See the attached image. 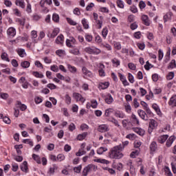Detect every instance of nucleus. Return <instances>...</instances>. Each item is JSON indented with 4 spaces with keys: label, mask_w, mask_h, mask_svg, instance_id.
<instances>
[{
    "label": "nucleus",
    "mask_w": 176,
    "mask_h": 176,
    "mask_svg": "<svg viewBox=\"0 0 176 176\" xmlns=\"http://www.w3.org/2000/svg\"><path fill=\"white\" fill-rule=\"evenodd\" d=\"M122 151H123V146H122V144L116 146L111 148L109 153V156L111 159H122V157H123Z\"/></svg>",
    "instance_id": "nucleus-1"
},
{
    "label": "nucleus",
    "mask_w": 176,
    "mask_h": 176,
    "mask_svg": "<svg viewBox=\"0 0 176 176\" xmlns=\"http://www.w3.org/2000/svg\"><path fill=\"white\" fill-rule=\"evenodd\" d=\"M85 52L88 54H100L101 50L96 47H88L85 48Z\"/></svg>",
    "instance_id": "nucleus-2"
},
{
    "label": "nucleus",
    "mask_w": 176,
    "mask_h": 176,
    "mask_svg": "<svg viewBox=\"0 0 176 176\" xmlns=\"http://www.w3.org/2000/svg\"><path fill=\"white\" fill-rule=\"evenodd\" d=\"M92 170H97V166H96L94 164H89L83 169L82 175L87 176L89 173H90V171Z\"/></svg>",
    "instance_id": "nucleus-3"
},
{
    "label": "nucleus",
    "mask_w": 176,
    "mask_h": 176,
    "mask_svg": "<svg viewBox=\"0 0 176 176\" xmlns=\"http://www.w3.org/2000/svg\"><path fill=\"white\" fill-rule=\"evenodd\" d=\"M157 127V122L156 120L151 119L149 122V126H148V133L151 134L153 130H155Z\"/></svg>",
    "instance_id": "nucleus-4"
},
{
    "label": "nucleus",
    "mask_w": 176,
    "mask_h": 176,
    "mask_svg": "<svg viewBox=\"0 0 176 176\" xmlns=\"http://www.w3.org/2000/svg\"><path fill=\"white\" fill-rule=\"evenodd\" d=\"M73 98H75L77 102L80 101V102L83 103L85 101H86V99L82 96V94L77 92L73 93Z\"/></svg>",
    "instance_id": "nucleus-5"
},
{
    "label": "nucleus",
    "mask_w": 176,
    "mask_h": 176,
    "mask_svg": "<svg viewBox=\"0 0 176 176\" xmlns=\"http://www.w3.org/2000/svg\"><path fill=\"white\" fill-rule=\"evenodd\" d=\"M99 133H107L109 131V126L108 124H100L98 127Z\"/></svg>",
    "instance_id": "nucleus-6"
},
{
    "label": "nucleus",
    "mask_w": 176,
    "mask_h": 176,
    "mask_svg": "<svg viewBox=\"0 0 176 176\" xmlns=\"http://www.w3.org/2000/svg\"><path fill=\"white\" fill-rule=\"evenodd\" d=\"M138 113L141 119H142L143 120H148V119H149V118L148 117V114H146V113L144 110H138Z\"/></svg>",
    "instance_id": "nucleus-7"
},
{
    "label": "nucleus",
    "mask_w": 176,
    "mask_h": 176,
    "mask_svg": "<svg viewBox=\"0 0 176 176\" xmlns=\"http://www.w3.org/2000/svg\"><path fill=\"white\" fill-rule=\"evenodd\" d=\"M82 74L85 75V78H93V73L90 72L87 68L83 67L82 69Z\"/></svg>",
    "instance_id": "nucleus-8"
},
{
    "label": "nucleus",
    "mask_w": 176,
    "mask_h": 176,
    "mask_svg": "<svg viewBox=\"0 0 176 176\" xmlns=\"http://www.w3.org/2000/svg\"><path fill=\"white\" fill-rule=\"evenodd\" d=\"M7 34L10 38H13L16 36V29L14 28H9L7 30Z\"/></svg>",
    "instance_id": "nucleus-9"
},
{
    "label": "nucleus",
    "mask_w": 176,
    "mask_h": 176,
    "mask_svg": "<svg viewBox=\"0 0 176 176\" xmlns=\"http://www.w3.org/2000/svg\"><path fill=\"white\" fill-rule=\"evenodd\" d=\"M142 21L144 25L149 26L151 25V21H149V18L147 15H142Z\"/></svg>",
    "instance_id": "nucleus-10"
},
{
    "label": "nucleus",
    "mask_w": 176,
    "mask_h": 176,
    "mask_svg": "<svg viewBox=\"0 0 176 176\" xmlns=\"http://www.w3.org/2000/svg\"><path fill=\"white\" fill-rule=\"evenodd\" d=\"M175 136H170L168 140L166 141V146L168 147V148H170V146H171V145H173V142H174L175 141Z\"/></svg>",
    "instance_id": "nucleus-11"
},
{
    "label": "nucleus",
    "mask_w": 176,
    "mask_h": 176,
    "mask_svg": "<svg viewBox=\"0 0 176 176\" xmlns=\"http://www.w3.org/2000/svg\"><path fill=\"white\" fill-rule=\"evenodd\" d=\"M108 87H109V82H100L98 86V89H100V90H105V89H108Z\"/></svg>",
    "instance_id": "nucleus-12"
},
{
    "label": "nucleus",
    "mask_w": 176,
    "mask_h": 176,
    "mask_svg": "<svg viewBox=\"0 0 176 176\" xmlns=\"http://www.w3.org/2000/svg\"><path fill=\"white\" fill-rule=\"evenodd\" d=\"M104 68H105V65H104V64L100 63L98 70L100 76H105V71H104Z\"/></svg>",
    "instance_id": "nucleus-13"
},
{
    "label": "nucleus",
    "mask_w": 176,
    "mask_h": 176,
    "mask_svg": "<svg viewBox=\"0 0 176 176\" xmlns=\"http://www.w3.org/2000/svg\"><path fill=\"white\" fill-rule=\"evenodd\" d=\"M21 171L24 173H28V166L26 161H24L21 166H20Z\"/></svg>",
    "instance_id": "nucleus-14"
},
{
    "label": "nucleus",
    "mask_w": 176,
    "mask_h": 176,
    "mask_svg": "<svg viewBox=\"0 0 176 176\" xmlns=\"http://www.w3.org/2000/svg\"><path fill=\"white\" fill-rule=\"evenodd\" d=\"M168 138V135H163L158 138V142L160 144H164L165 141H167V139Z\"/></svg>",
    "instance_id": "nucleus-15"
},
{
    "label": "nucleus",
    "mask_w": 176,
    "mask_h": 176,
    "mask_svg": "<svg viewBox=\"0 0 176 176\" xmlns=\"http://www.w3.org/2000/svg\"><path fill=\"white\" fill-rule=\"evenodd\" d=\"M15 4L16 6H19L22 9H24L25 8V3L24 2V0H16Z\"/></svg>",
    "instance_id": "nucleus-16"
},
{
    "label": "nucleus",
    "mask_w": 176,
    "mask_h": 176,
    "mask_svg": "<svg viewBox=\"0 0 176 176\" xmlns=\"http://www.w3.org/2000/svg\"><path fill=\"white\" fill-rule=\"evenodd\" d=\"M105 102L107 104H112L113 102V98H112L111 94H108L105 97Z\"/></svg>",
    "instance_id": "nucleus-17"
},
{
    "label": "nucleus",
    "mask_w": 176,
    "mask_h": 176,
    "mask_svg": "<svg viewBox=\"0 0 176 176\" xmlns=\"http://www.w3.org/2000/svg\"><path fill=\"white\" fill-rule=\"evenodd\" d=\"M171 17H173V12H168L164 16V23H167L168 20H171Z\"/></svg>",
    "instance_id": "nucleus-18"
},
{
    "label": "nucleus",
    "mask_w": 176,
    "mask_h": 176,
    "mask_svg": "<svg viewBox=\"0 0 176 176\" xmlns=\"http://www.w3.org/2000/svg\"><path fill=\"white\" fill-rule=\"evenodd\" d=\"M16 108H19L21 111H25V109H27V105L22 104L20 101H17Z\"/></svg>",
    "instance_id": "nucleus-19"
},
{
    "label": "nucleus",
    "mask_w": 176,
    "mask_h": 176,
    "mask_svg": "<svg viewBox=\"0 0 176 176\" xmlns=\"http://www.w3.org/2000/svg\"><path fill=\"white\" fill-rule=\"evenodd\" d=\"M1 58L3 61H7V63L10 62V59H9V55H8V54L6 52H2L1 55Z\"/></svg>",
    "instance_id": "nucleus-20"
},
{
    "label": "nucleus",
    "mask_w": 176,
    "mask_h": 176,
    "mask_svg": "<svg viewBox=\"0 0 176 176\" xmlns=\"http://www.w3.org/2000/svg\"><path fill=\"white\" fill-rule=\"evenodd\" d=\"M168 104L170 107H176V96H173L170 98Z\"/></svg>",
    "instance_id": "nucleus-21"
},
{
    "label": "nucleus",
    "mask_w": 176,
    "mask_h": 176,
    "mask_svg": "<svg viewBox=\"0 0 176 176\" xmlns=\"http://www.w3.org/2000/svg\"><path fill=\"white\" fill-rule=\"evenodd\" d=\"M63 42H64V36L63 34L58 36L56 39V43H57L58 45H63Z\"/></svg>",
    "instance_id": "nucleus-22"
},
{
    "label": "nucleus",
    "mask_w": 176,
    "mask_h": 176,
    "mask_svg": "<svg viewBox=\"0 0 176 176\" xmlns=\"http://www.w3.org/2000/svg\"><path fill=\"white\" fill-rule=\"evenodd\" d=\"M67 69L69 71V72H71V74H76L78 69H76V67H75V66H72L69 64L67 65Z\"/></svg>",
    "instance_id": "nucleus-23"
},
{
    "label": "nucleus",
    "mask_w": 176,
    "mask_h": 176,
    "mask_svg": "<svg viewBox=\"0 0 176 176\" xmlns=\"http://www.w3.org/2000/svg\"><path fill=\"white\" fill-rule=\"evenodd\" d=\"M111 63L113 65V67H118L119 65H120V60L116 58H113L111 60Z\"/></svg>",
    "instance_id": "nucleus-24"
},
{
    "label": "nucleus",
    "mask_w": 176,
    "mask_h": 176,
    "mask_svg": "<svg viewBox=\"0 0 176 176\" xmlns=\"http://www.w3.org/2000/svg\"><path fill=\"white\" fill-rule=\"evenodd\" d=\"M60 32V29L58 28H55L52 33L50 34V38H56V36H57V35H58Z\"/></svg>",
    "instance_id": "nucleus-25"
},
{
    "label": "nucleus",
    "mask_w": 176,
    "mask_h": 176,
    "mask_svg": "<svg viewBox=\"0 0 176 176\" xmlns=\"http://www.w3.org/2000/svg\"><path fill=\"white\" fill-rule=\"evenodd\" d=\"M115 116L116 118H119L120 119H124V118H126V115H124L122 111H116L115 113Z\"/></svg>",
    "instance_id": "nucleus-26"
},
{
    "label": "nucleus",
    "mask_w": 176,
    "mask_h": 176,
    "mask_svg": "<svg viewBox=\"0 0 176 176\" xmlns=\"http://www.w3.org/2000/svg\"><path fill=\"white\" fill-rule=\"evenodd\" d=\"M150 149H151V151H152V152H155V151H156V149H157V144H156V142H153L150 144Z\"/></svg>",
    "instance_id": "nucleus-27"
},
{
    "label": "nucleus",
    "mask_w": 176,
    "mask_h": 176,
    "mask_svg": "<svg viewBox=\"0 0 176 176\" xmlns=\"http://www.w3.org/2000/svg\"><path fill=\"white\" fill-rule=\"evenodd\" d=\"M30 62L27 60L21 63V67H22V68H30Z\"/></svg>",
    "instance_id": "nucleus-28"
},
{
    "label": "nucleus",
    "mask_w": 176,
    "mask_h": 176,
    "mask_svg": "<svg viewBox=\"0 0 176 176\" xmlns=\"http://www.w3.org/2000/svg\"><path fill=\"white\" fill-rule=\"evenodd\" d=\"M131 119H132V122H133V123H134V124H140V120L137 118V116L132 114Z\"/></svg>",
    "instance_id": "nucleus-29"
},
{
    "label": "nucleus",
    "mask_w": 176,
    "mask_h": 176,
    "mask_svg": "<svg viewBox=\"0 0 176 176\" xmlns=\"http://www.w3.org/2000/svg\"><path fill=\"white\" fill-rule=\"evenodd\" d=\"M94 162H96V163H102V164H109V161L104 159H97L94 160Z\"/></svg>",
    "instance_id": "nucleus-30"
},
{
    "label": "nucleus",
    "mask_w": 176,
    "mask_h": 176,
    "mask_svg": "<svg viewBox=\"0 0 176 176\" xmlns=\"http://www.w3.org/2000/svg\"><path fill=\"white\" fill-rule=\"evenodd\" d=\"M16 52L20 57H24L25 54V50L24 49L19 48L16 50Z\"/></svg>",
    "instance_id": "nucleus-31"
},
{
    "label": "nucleus",
    "mask_w": 176,
    "mask_h": 176,
    "mask_svg": "<svg viewBox=\"0 0 176 176\" xmlns=\"http://www.w3.org/2000/svg\"><path fill=\"white\" fill-rule=\"evenodd\" d=\"M107 151H108V148H104V147H100L97 150V153H98V155H102L104 153V152H107Z\"/></svg>",
    "instance_id": "nucleus-32"
},
{
    "label": "nucleus",
    "mask_w": 176,
    "mask_h": 176,
    "mask_svg": "<svg viewBox=\"0 0 176 176\" xmlns=\"http://www.w3.org/2000/svg\"><path fill=\"white\" fill-rule=\"evenodd\" d=\"M173 68H176L175 60H172L168 66V69H173Z\"/></svg>",
    "instance_id": "nucleus-33"
},
{
    "label": "nucleus",
    "mask_w": 176,
    "mask_h": 176,
    "mask_svg": "<svg viewBox=\"0 0 176 176\" xmlns=\"http://www.w3.org/2000/svg\"><path fill=\"white\" fill-rule=\"evenodd\" d=\"M87 135V133H83L82 134H79L77 136V140H78V141H82V140H85V138H86Z\"/></svg>",
    "instance_id": "nucleus-34"
},
{
    "label": "nucleus",
    "mask_w": 176,
    "mask_h": 176,
    "mask_svg": "<svg viewBox=\"0 0 176 176\" xmlns=\"http://www.w3.org/2000/svg\"><path fill=\"white\" fill-rule=\"evenodd\" d=\"M152 107L157 113V115H160L162 113V111H160V109L159 108V106H157L156 104H153Z\"/></svg>",
    "instance_id": "nucleus-35"
},
{
    "label": "nucleus",
    "mask_w": 176,
    "mask_h": 176,
    "mask_svg": "<svg viewBox=\"0 0 176 176\" xmlns=\"http://www.w3.org/2000/svg\"><path fill=\"white\" fill-rule=\"evenodd\" d=\"M56 54L59 56V57H63V56H65V51L63 50H58L56 51Z\"/></svg>",
    "instance_id": "nucleus-36"
},
{
    "label": "nucleus",
    "mask_w": 176,
    "mask_h": 176,
    "mask_svg": "<svg viewBox=\"0 0 176 176\" xmlns=\"http://www.w3.org/2000/svg\"><path fill=\"white\" fill-rule=\"evenodd\" d=\"M32 158L34 159V160H35V162H36V163H38V164H41V157H39V155L36 154H33Z\"/></svg>",
    "instance_id": "nucleus-37"
},
{
    "label": "nucleus",
    "mask_w": 176,
    "mask_h": 176,
    "mask_svg": "<svg viewBox=\"0 0 176 176\" xmlns=\"http://www.w3.org/2000/svg\"><path fill=\"white\" fill-rule=\"evenodd\" d=\"M22 142L23 144H28L30 146H34V142L31 139H25Z\"/></svg>",
    "instance_id": "nucleus-38"
},
{
    "label": "nucleus",
    "mask_w": 176,
    "mask_h": 176,
    "mask_svg": "<svg viewBox=\"0 0 176 176\" xmlns=\"http://www.w3.org/2000/svg\"><path fill=\"white\" fill-rule=\"evenodd\" d=\"M65 100L66 104H67V105H69V104H71V101L72 99L71 98V96H69V95L66 94L65 96Z\"/></svg>",
    "instance_id": "nucleus-39"
},
{
    "label": "nucleus",
    "mask_w": 176,
    "mask_h": 176,
    "mask_svg": "<svg viewBox=\"0 0 176 176\" xmlns=\"http://www.w3.org/2000/svg\"><path fill=\"white\" fill-rule=\"evenodd\" d=\"M32 75L36 78H42L44 76L43 74L39 73L38 72H33Z\"/></svg>",
    "instance_id": "nucleus-40"
},
{
    "label": "nucleus",
    "mask_w": 176,
    "mask_h": 176,
    "mask_svg": "<svg viewBox=\"0 0 176 176\" xmlns=\"http://www.w3.org/2000/svg\"><path fill=\"white\" fill-rule=\"evenodd\" d=\"M70 53L72 54H74V56H79L80 54V52H79L78 49H73L70 50Z\"/></svg>",
    "instance_id": "nucleus-41"
},
{
    "label": "nucleus",
    "mask_w": 176,
    "mask_h": 176,
    "mask_svg": "<svg viewBox=\"0 0 176 176\" xmlns=\"http://www.w3.org/2000/svg\"><path fill=\"white\" fill-rule=\"evenodd\" d=\"M113 112V109H107L105 110V113H104V116H109L111 115V113H112Z\"/></svg>",
    "instance_id": "nucleus-42"
},
{
    "label": "nucleus",
    "mask_w": 176,
    "mask_h": 176,
    "mask_svg": "<svg viewBox=\"0 0 176 176\" xmlns=\"http://www.w3.org/2000/svg\"><path fill=\"white\" fill-rule=\"evenodd\" d=\"M126 138H128L129 140H134L135 138H137V136L134 133L128 134L126 136Z\"/></svg>",
    "instance_id": "nucleus-43"
},
{
    "label": "nucleus",
    "mask_w": 176,
    "mask_h": 176,
    "mask_svg": "<svg viewBox=\"0 0 176 176\" xmlns=\"http://www.w3.org/2000/svg\"><path fill=\"white\" fill-rule=\"evenodd\" d=\"M138 155H140V151H138V150H135V151H133V152L131 153L130 156H131V157H132L133 159H134V158H135V156H138Z\"/></svg>",
    "instance_id": "nucleus-44"
},
{
    "label": "nucleus",
    "mask_w": 176,
    "mask_h": 176,
    "mask_svg": "<svg viewBox=\"0 0 176 176\" xmlns=\"http://www.w3.org/2000/svg\"><path fill=\"white\" fill-rule=\"evenodd\" d=\"M52 20L53 21H55V23H58L60 20V16H58V14H54L52 15Z\"/></svg>",
    "instance_id": "nucleus-45"
},
{
    "label": "nucleus",
    "mask_w": 176,
    "mask_h": 176,
    "mask_svg": "<svg viewBox=\"0 0 176 176\" xmlns=\"http://www.w3.org/2000/svg\"><path fill=\"white\" fill-rule=\"evenodd\" d=\"M152 67H153V65H152V64L149 63V61L146 62L144 68H145V69H146V71H149L151 69V68H152Z\"/></svg>",
    "instance_id": "nucleus-46"
},
{
    "label": "nucleus",
    "mask_w": 176,
    "mask_h": 176,
    "mask_svg": "<svg viewBox=\"0 0 176 176\" xmlns=\"http://www.w3.org/2000/svg\"><path fill=\"white\" fill-rule=\"evenodd\" d=\"M102 35L104 39L107 38V36L108 35V29L107 28H103Z\"/></svg>",
    "instance_id": "nucleus-47"
},
{
    "label": "nucleus",
    "mask_w": 176,
    "mask_h": 176,
    "mask_svg": "<svg viewBox=\"0 0 176 176\" xmlns=\"http://www.w3.org/2000/svg\"><path fill=\"white\" fill-rule=\"evenodd\" d=\"M174 72H169L168 73V74L167 75V76H166V79L168 80H171L172 79H173V78H174Z\"/></svg>",
    "instance_id": "nucleus-48"
},
{
    "label": "nucleus",
    "mask_w": 176,
    "mask_h": 176,
    "mask_svg": "<svg viewBox=\"0 0 176 176\" xmlns=\"http://www.w3.org/2000/svg\"><path fill=\"white\" fill-rule=\"evenodd\" d=\"M91 107L92 108H94V109L97 108V107H98V103L97 102V100H92L91 101Z\"/></svg>",
    "instance_id": "nucleus-49"
},
{
    "label": "nucleus",
    "mask_w": 176,
    "mask_h": 176,
    "mask_svg": "<svg viewBox=\"0 0 176 176\" xmlns=\"http://www.w3.org/2000/svg\"><path fill=\"white\" fill-rule=\"evenodd\" d=\"M34 65H36L37 68H41V69H43V65H42L39 60H36Z\"/></svg>",
    "instance_id": "nucleus-50"
},
{
    "label": "nucleus",
    "mask_w": 176,
    "mask_h": 176,
    "mask_svg": "<svg viewBox=\"0 0 176 176\" xmlns=\"http://www.w3.org/2000/svg\"><path fill=\"white\" fill-rule=\"evenodd\" d=\"M50 69L53 71V72H57L58 71V66H57V65H52Z\"/></svg>",
    "instance_id": "nucleus-51"
},
{
    "label": "nucleus",
    "mask_w": 176,
    "mask_h": 176,
    "mask_svg": "<svg viewBox=\"0 0 176 176\" xmlns=\"http://www.w3.org/2000/svg\"><path fill=\"white\" fill-rule=\"evenodd\" d=\"M82 155H86V151L85 150H79L76 153V156H82Z\"/></svg>",
    "instance_id": "nucleus-52"
},
{
    "label": "nucleus",
    "mask_w": 176,
    "mask_h": 176,
    "mask_svg": "<svg viewBox=\"0 0 176 176\" xmlns=\"http://www.w3.org/2000/svg\"><path fill=\"white\" fill-rule=\"evenodd\" d=\"M146 6V4L144 2V1H140L139 3V8L140 9H145V7Z\"/></svg>",
    "instance_id": "nucleus-53"
},
{
    "label": "nucleus",
    "mask_w": 176,
    "mask_h": 176,
    "mask_svg": "<svg viewBox=\"0 0 176 176\" xmlns=\"http://www.w3.org/2000/svg\"><path fill=\"white\" fill-rule=\"evenodd\" d=\"M117 5L118 8H120L121 9H123V8H124V4L123 3V1L122 0H118Z\"/></svg>",
    "instance_id": "nucleus-54"
},
{
    "label": "nucleus",
    "mask_w": 176,
    "mask_h": 176,
    "mask_svg": "<svg viewBox=\"0 0 176 176\" xmlns=\"http://www.w3.org/2000/svg\"><path fill=\"white\" fill-rule=\"evenodd\" d=\"M82 24L85 30H87V28H89V24H87V22L86 21V19H83L82 20Z\"/></svg>",
    "instance_id": "nucleus-55"
},
{
    "label": "nucleus",
    "mask_w": 176,
    "mask_h": 176,
    "mask_svg": "<svg viewBox=\"0 0 176 176\" xmlns=\"http://www.w3.org/2000/svg\"><path fill=\"white\" fill-rule=\"evenodd\" d=\"M67 21L69 23V24H70V25H76V22L70 18H67Z\"/></svg>",
    "instance_id": "nucleus-56"
},
{
    "label": "nucleus",
    "mask_w": 176,
    "mask_h": 176,
    "mask_svg": "<svg viewBox=\"0 0 176 176\" xmlns=\"http://www.w3.org/2000/svg\"><path fill=\"white\" fill-rule=\"evenodd\" d=\"M114 47L117 50H120V49H122V45L119 42L115 43H114Z\"/></svg>",
    "instance_id": "nucleus-57"
},
{
    "label": "nucleus",
    "mask_w": 176,
    "mask_h": 176,
    "mask_svg": "<svg viewBox=\"0 0 176 176\" xmlns=\"http://www.w3.org/2000/svg\"><path fill=\"white\" fill-rule=\"evenodd\" d=\"M64 159H65V157L63 154L58 155V156L56 157V160H58L59 162H63V160H64Z\"/></svg>",
    "instance_id": "nucleus-58"
},
{
    "label": "nucleus",
    "mask_w": 176,
    "mask_h": 176,
    "mask_svg": "<svg viewBox=\"0 0 176 176\" xmlns=\"http://www.w3.org/2000/svg\"><path fill=\"white\" fill-rule=\"evenodd\" d=\"M165 171L166 173L167 174V176H173V173L170 170V168H168V166L165 167Z\"/></svg>",
    "instance_id": "nucleus-59"
},
{
    "label": "nucleus",
    "mask_w": 176,
    "mask_h": 176,
    "mask_svg": "<svg viewBox=\"0 0 176 176\" xmlns=\"http://www.w3.org/2000/svg\"><path fill=\"white\" fill-rule=\"evenodd\" d=\"M85 39L87 42H91V41H93V36L90 34H86Z\"/></svg>",
    "instance_id": "nucleus-60"
},
{
    "label": "nucleus",
    "mask_w": 176,
    "mask_h": 176,
    "mask_svg": "<svg viewBox=\"0 0 176 176\" xmlns=\"http://www.w3.org/2000/svg\"><path fill=\"white\" fill-rule=\"evenodd\" d=\"M128 79L130 83H133L134 82V76H133V74H131V73H129Z\"/></svg>",
    "instance_id": "nucleus-61"
},
{
    "label": "nucleus",
    "mask_w": 176,
    "mask_h": 176,
    "mask_svg": "<svg viewBox=\"0 0 176 176\" xmlns=\"http://www.w3.org/2000/svg\"><path fill=\"white\" fill-rule=\"evenodd\" d=\"M4 5H6L7 8H10L12 3V1L9 0H4Z\"/></svg>",
    "instance_id": "nucleus-62"
},
{
    "label": "nucleus",
    "mask_w": 176,
    "mask_h": 176,
    "mask_svg": "<svg viewBox=\"0 0 176 176\" xmlns=\"http://www.w3.org/2000/svg\"><path fill=\"white\" fill-rule=\"evenodd\" d=\"M128 67L130 69H132L133 71L135 70V65H134V63H130L128 64Z\"/></svg>",
    "instance_id": "nucleus-63"
},
{
    "label": "nucleus",
    "mask_w": 176,
    "mask_h": 176,
    "mask_svg": "<svg viewBox=\"0 0 176 176\" xmlns=\"http://www.w3.org/2000/svg\"><path fill=\"white\" fill-rule=\"evenodd\" d=\"M26 12H28V13H31L32 12L31 4L30 3H28L27 7H26Z\"/></svg>",
    "instance_id": "nucleus-64"
}]
</instances>
